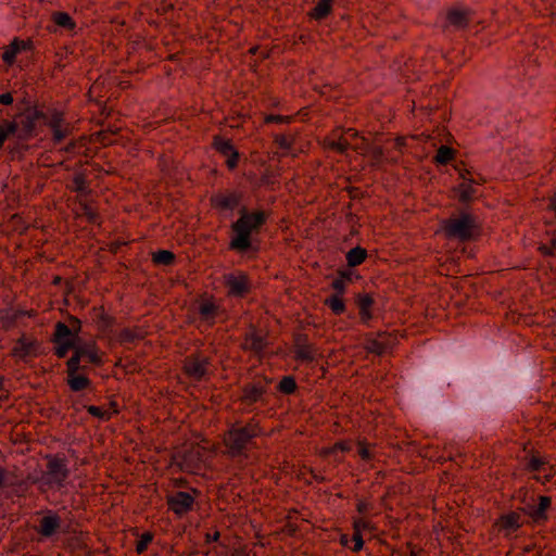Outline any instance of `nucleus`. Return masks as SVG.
Wrapping results in <instances>:
<instances>
[{
    "label": "nucleus",
    "instance_id": "nucleus-17",
    "mask_svg": "<svg viewBox=\"0 0 556 556\" xmlns=\"http://www.w3.org/2000/svg\"><path fill=\"white\" fill-rule=\"evenodd\" d=\"M520 525V516L516 513L503 516L498 521L500 529L505 530L507 534L516 531Z\"/></svg>",
    "mask_w": 556,
    "mask_h": 556
},
{
    "label": "nucleus",
    "instance_id": "nucleus-14",
    "mask_svg": "<svg viewBox=\"0 0 556 556\" xmlns=\"http://www.w3.org/2000/svg\"><path fill=\"white\" fill-rule=\"evenodd\" d=\"M214 146L217 151L227 156V165L230 168H233L237 165L238 153L233 149L232 144L229 140L223 138H216L214 141Z\"/></svg>",
    "mask_w": 556,
    "mask_h": 556
},
{
    "label": "nucleus",
    "instance_id": "nucleus-43",
    "mask_svg": "<svg viewBox=\"0 0 556 556\" xmlns=\"http://www.w3.org/2000/svg\"><path fill=\"white\" fill-rule=\"evenodd\" d=\"M372 509V505L369 502L366 501H359L357 503V510L361 515H367Z\"/></svg>",
    "mask_w": 556,
    "mask_h": 556
},
{
    "label": "nucleus",
    "instance_id": "nucleus-5",
    "mask_svg": "<svg viewBox=\"0 0 556 556\" xmlns=\"http://www.w3.org/2000/svg\"><path fill=\"white\" fill-rule=\"evenodd\" d=\"M470 11L464 7L451 8L446 13V23L448 31H463L469 23Z\"/></svg>",
    "mask_w": 556,
    "mask_h": 556
},
{
    "label": "nucleus",
    "instance_id": "nucleus-11",
    "mask_svg": "<svg viewBox=\"0 0 556 556\" xmlns=\"http://www.w3.org/2000/svg\"><path fill=\"white\" fill-rule=\"evenodd\" d=\"M185 369L188 376L199 380L208 372L210 364L206 357L195 356L186 362Z\"/></svg>",
    "mask_w": 556,
    "mask_h": 556
},
{
    "label": "nucleus",
    "instance_id": "nucleus-24",
    "mask_svg": "<svg viewBox=\"0 0 556 556\" xmlns=\"http://www.w3.org/2000/svg\"><path fill=\"white\" fill-rule=\"evenodd\" d=\"M366 250L359 247L351 249L346 254V261L350 266H357L366 258Z\"/></svg>",
    "mask_w": 556,
    "mask_h": 556
},
{
    "label": "nucleus",
    "instance_id": "nucleus-3",
    "mask_svg": "<svg viewBox=\"0 0 556 556\" xmlns=\"http://www.w3.org/2000/svg\"><path fill=\"white\" fill-rule=\"evenodd\" d=\"M207 455V448L197 444L178 451L175 455V462L182 470L193 472L201 468V465L206 460Z\"/></svg>",
    "mask_w": 556,
    "mask_h": 556
},
{
    "label": "nucleus",
    "instance_id": "nucleus-45",
    "mask_svg": "<svg viewBox=\"0 0 556 556\" xmlns=\"http://www.w3.org/2000/svg\"><path fill=\"white\" fill-rule=\"evenodd\" d=\"M353 542H354V545H353L352 549L354 552H358V551H361L363 548L364 541L362 539V534L361 533L354 532Z\"/></svg>",
    "mask_w": 556,
    "mask_h": 556
},
{
    "label": "nucleus",
    "instance_id": "nucleus-30",
    "mask_svg": "<svg viewBox=\"0 0 556 556\" xmlns=\"http://www.w3.org/2000/svg\"><path fill=\"white\" fill-rule=\"evenodd\" d=\"M296 358L305 362H312L315 358L316 352L312 345H298L295 350Z\"/></svg>",
    "mask_w": 556,
    "mask_h": 556
},
{
    "label": "nucleus",
    "instance_id": "nucleus-6",
    "mask_svg": "<svg viewBox=\"0 0 556 556\" xmlns=\"http://www.w3.org/2000/svg\"><path fill=\"white\" fill-rule=\"evenodd\" d=\"M39 353V343L37 340L23 336L21 337L13 350L12 354L14 357L18 359H26L28 357H35Z\"/></svg>",
    "mask_w": 556,
    "mask_h": 556
},
{
    "label": "nucleus",
    "instance_id": "nucleus-16",
    "mask_svg": "<svg viewBox=\"0 0 556 556\" xmlns=\"http://www.w3.org/2000/svg\"><path fill=\"white\" fill-rule=\"evenodd\" d=\"M551 505V498L547 496H541L538 505H529L527 513L532 517L534 521H541L546 518L545 513Z\"/></svg>",
    "mask_w": 556,
    "mask_h": 556
},
{
    "label": "nucleus",
    "instance_id": "nucleus-56",
    "mask_svg": "<svg viewBox=\"0 0 556 556\" xmlns=\"http://www.w3.org/2000/svg\"><path fill=\"white\" fill-rule=\"evenodd\" d=\"M554 210L556 211V202L554 203Z\"/></svg>",
    "mask_w": 556,
    "mask_h": 556
},
{
    "label": "nucleus",
    "instance_id": "nucleus-50",
    "mask_svg": "<svg viewBox=\"0 0 556 556\" xmlns=\"http://www.w3.org/2000/svg\"><path fill=\"white\" fill-rule=\"evenodd\" d=\"M13 102V97L11 93H2L0 96V103L4 104V105H9Z\"/></svg>",
    "mask_w": 556,
    "mask_h": 556
},
{
    "label": "nucleus",
    "instance_id": "nucleus-23",
    "mask_svg": "<svg viewBox=\"0 0 556 556\" xmlns=\"http://www.w3.org/2000/svg\"><path fill=\"white\" fill-rule=\"evenodd\" d=\"M391 342L387 337H381L380 339L370 340L367 344V349L371 353L383 354L390 348Z\"/></svg>",
    "mask_w": 556,
    "mask_h": 556
},
{
    "label": "nucleus",
    "instance_id": "nucleus-46",
    "mask_svg": "<svg viewBox=\"0 0 556 556\" xmlns=\"http://www.w3.org/2000/svg\"><path fill=\"white\" fill-rule=\"evenodd\" d=\"M73 184H74V188H75L77 191L83 192V191L85 190V179H84V177H81V176H76V177L74 178Z\"/></svg>",
    "mask_w": 556,
    "mask_h": 556
},
{
    "label": "nucleus",
    "instance_id": "nucleus-37",
    "mask_svg": "<svg viewBox=\"0 0 556 556\" xmlns=\"http://www.w3.org/2000/svg\"><path fill=\"white\" fill-rule=\"evenodd\" d=\"M152 539H153V536L151 533H149V532L143 533L137 542V545H136L137 553L138 554L143 553L147 549L148 545L151 543Z\"/></svg>",
    "mask_w": 556,
    "mask_h": 556
},
{
    "label": "nucleus",
    "instance_id": "nucleus-8",
    "mask_svg": "<svg viewBox=\"0 0 556 556\" xmlns=\"http://www.w3.org/2000/svg\"><path fill=\"white\" fill-rule=\"evenodd\" d=\"M46 478L49 483L60 485L67 478V469L64 463L58 458L49 459Z\"/></svg>",
    "mask_w": 556,
    "mask_h": 556
},
{
    "label": "nucleus",
    "instance_id": "nucleus-47",
    "mask_svg": "<svg viewBox=\"0 0 556 556\" xmlns=\"http://www.w3.org/2000/svg\"><path fill=\"white\" fill-rule=\"evenodd\" d=\"M332 287H333L334 290H337L339 292H343V290L345 288V279H344V277H340V278L333 280Z\"/></svg>",
    "mask_w": 556,
    "mask_h": 556
},
{
    "label": "nucleus",
    "instance_id": "nucleus-39",
    "mask_svg": "<svg viewBox=\"0 0 556 556\" xmlns=\"http://www.w3.org/2000/svg\"><path fill=\"white\" fill-rule=\"evenodd\" d=\"M88 412L100 419H109L112 413L109 409H104L99 406H89Z\"/></svg>",
    "mask_w": 556,
    "mask_h": 556
},
{
    "label": "nucleus",
    "instance_id": "nucleus-15",
    "mask_svg": "<svg viewBox=\"0 0 556 556\" xmlns=\"http://www.w3.org/2000/svg\"><path fill=\"white\" fill-rule=\"evenodd\" d=\"M29 46V40L15 38L11 42V45L4 50L2 55L3 61L11 64L14 61L16 54L22 50L28 49Z\"/></svg>",
    "mask_w": 556,
    "mask_h": 556
},
{
    "label": "nucleus",
    "instance_id": "nucleus-18",
    "mask_svg": "<svg viewBox=\"0 0 556 556\" xmlns=\"http://www.w3.org/2000/svg\"><path fill=\"white\" fill-rule=\"evenodd\" d=\"M37 119L36 112H27L21 118L22 128L17 130L20 138H26L34 129Z\"/></svg>",
    "mask_w": 556,
    "mask_h": 556
},
{
    "label": "nucleus",
    "instance_id": "nucleus-12",
    "mask_svg": "<svg viewBox=\"0 0 556 556\" xmlns=\"http://www.w3.org/2000/svg\"><path fill=\"white\" fill-rule=\"evenodd\" d=\"M53 28L48 27L50 31H81L76 22L65 12H54L51 16Z\"/></svg>",
    "mask_w": 556,
    "mask_h": 556
},
{
    "label": "nucleus",
    "instance_id": "nucleus-44",
    "mask_svg": "<svg viewBox=\"0 0 556 556\" xmlns=\"http://www.w3.org/2000/svg\"><path fill=\"white\" fill-rule=\"evenodd\" d=\"M276 142L283 150H289L292 144V140L286 136H279L276 138Z\"/></svg>",
    "mask_w": 556,
    "mask_h": 556
},
{
    "label": "nucleus",
    "instance_id": "nucleus-35",
    "mask_svg": "<svg viewBox=\"0 0 556 556\" xmlns=\"http://www.w3.org/2000/svg\"><path fill=\"white\" fill-rule=\"evenodd\" d=\"M200 314L205 320H210L215 315L217 309L216 305L213 302H203L200 305Z\"/></svg>",
    "mask_w": 556,
    "mask_h": 556
},
{
    "label": "nucleus",
    "instance_id": "nucleus-26",
    "mask_svg": "<svg viewBox=\"0 0 556 556\" xmlns=\"http://www.w3.org/2000/svg\"><path fill=\"white\" fill-rule=\"evenodd\" d=\"M214 203L216 206L222 208H232L238 203V197L233 193L216 195L214 198Z\"/></svg>",
    "mask_w": 556,
    "mask_h": 556
},
{
    "label": "nucleus",
    "instance_id": "nucleus-9",
    "mask_svg": "<svg viewBox=\"0 0 556 556\" xmlns=\"http://www.w3.org/2000/svg\"><path fill=\"white\" fill-rule=\"evenodd\" d=\"M194 497L187 492H177L168 497L169 508L177 515H182L192 508Z\"/></svg>",
    "mask_w": 556,
    "mask_h": 556
},
{
    "label": "nucleus",
    "instance_id": "nucleus-55",
    "mask_svg": "<svg viewBox=\"0 0 556 556\" xmlns=\"http://www.w3.org/2000/svg\"><path fill=\"white\" fill-rule=\"evenodd\" d=\"M341 542H342L343 544H346V542H348L346 538H345V536H343V538L341 539Z\"/></svg>",
    "mask_w": 556,
    "mask_h": 556
},
{
    "label": "nucleus",
    "instance_id": "nucleus-33",
    "mask_svg": "<svg viewBox=\"0 0 556 556\" xmlns=\"http://www.w3.org/2000/svg\"><path fill=\"white\" fill-rule=\"evenodd\" d=\"M357 454L363 460L368 462L375 457V447L367 445L364 442H358Z\"/></svg>",
    "mask_w": 556,
    "mask_h": 556
},
{
    "label": "nucleus",
    "instance_id": "nucleus-52",
    "mask_svg": "<svg viewBox=\"0 0 556 556\" xmlns=\"http://www.w3.org/2000/svg\"><path fill=\"white\" fill-rule=\"evenodd\" d=\"M334 448H339L341 451H348L350 447H349V445L346 443H337L334 445Z\"/></svg>",
    "mask_w": 556,
    "mask_h": 556
},
{
    "label": "nucleus",
    "instance_id": "nucleus-13",
    "mask_svg": "<svg viewBox=\"0 0 556 556\" xmlns=\"http://www.w3.org/2000/svg\"><path fill=\"white\" fill-rule=\"evenodd\" d=\"M75 353L79 356L80 359L86 358L93 364H99L101 362V356L99 355L98 349L92 341L85 342L79 338L75 344Z\"/></svg>",
    "mask_w": 556,
    "mask_h": 556
},
{
    "label": "nucleus",
    "instance_id": "nucleus-20",
    "mask_svg": "<svg viewBox=\"0 0 556 556\" xmlns=\"http://www.w3.org/2000/svg\"><path fill=\"white\" fill-rule=\"evenodd\" d=\"M332 2L333 0H318L309 12V16L315 20L324 18L330 13Z\"/></svg>",
    "mask_w": 556,
    "mask_h": 556
},
{
    "label": "nucleus",
    "instance_id": "nucleus-7",
    "mask_svg": "<svg viewBox=\"0 0 556 556\" xmlns=\"http://www.w3.org/2000/svg\"><path fill=\"white\" fill-rule=\"evenodd\" d=\"M225 283L228 288L229 294L235 296H241L250 289V282L243 273L226 275Z\"/></svg>",
    "mask_w": 556,
    "mask_h": 556
},
{
    "label": "nucleus",
    "instance_id": "nucleus-54",
    "mask_svg": "<svg viewBox=\"0 0 556 556\" xmlns=\"http://www.w3.org/2000/svg\"><path fill=\"white\" fill-rule=\"evenodd\" d=\"M219 536V533L218 532H215L214 535H212V538L208 535L207 536V540H213V541H216Z\"/></svg>",
    "mask_w": 556,
    "mask_h": 556
},
{
    "label": "nucleus",
    "instance_id": "nucleus-21",
    "mask_svg": "<svg viewBox=\"0 0 556 556\" xmlns=\"http://www.w3.org/2000/svg\"><path fill=\"white\" fill-rule=\"evenodd\" d=\"M473 184H476L473 180L464 177V181L457 188V195L460 201L467 202L472 199L476 193Z\"/></svg>",
    "mask_w": 556,
    "mask_h": 556
},
{
    "label": "nucleus",
    "instance_id": "nucleus-53",
    "mask_svg": "<svg viewBox=\"0 0 556 556\" xmlns=\"http://www.w3.org/2000/svg\"><path fill=\"white\" fill-rule=\"evenodd\" d=\"M5 479L4 470L0 468V488L3 485Z\"/></svg>",
    "mask_w": 556,
    "mask_h": 556
},
{
    "label": "nucleus",
    "instance_id": "nucleus-29",
    "mask_svg": "<svg viewBox=\"0 0 556 556\" xmlns=\"http://www.w3.org/2000/svg\"><path fill=\"white\" fill-rule=\"evenodd\" d=\"M245 345L256 352H260L264 349L266 345L264 338L256 332L250 333V336L247 338Z\"/></svg>",
    "mask_w": 556,
    "mask_h": 556
},
{
    "label": "nucleus",
    "instance_id": "nucleus-32",
    "mask_svg": "<svg viewBox=\"0 0 556 556\" xmlns=\"http://www.w3.org/2000/svg\"><path fill=\"white\" fill-rule=\"evenodd\" d=\"M325 304L328 305L331 308V311L337 315L343 313L345 308L342 299L338 295H332L326 299Z\"/></svg>",
    "mask_w": 556,
    "mask_h": 556
},
{
    "label": "nucleus",
    "instance_id": "nucleus-49",
    "mask_svg": "<svg viewBox=\"0 0 556 556\" xmlns=\"http://www.w3.org/2000/svg\"><path fill=\"white\" fill-rule=\"evenodd\" d=\"M289 116H282V115H269L266 117V122H276V123H282L289 121Z\"/></svg>",
    "mask_w": 556,
    "mask_h": 556
},
{
    "label": "nucleus",
    "instance_id": "nucleus-10",
    "mask_svg": "<svg viewBox=\"0 0 556 556\" xmlns=\"http://www.w3.org/2000/svg\"><path fill=\"white\" fill-rule=\"evenodd\" d=\"M48 125L52 130L53 141L55 143L61 142L71 132L70 124L65 123L61 113H53L48 122Z\"/></svg>",
    "mask_w": 556,
    "mask_h": 556
},
{
    "label": "nucleus",
    "instance_id": "nucleus-4",
    "mask_svg": "<svg viewBox=\"0 0 556 556\" xmlns=\"http://www.w3.org/2000/svg\"><path fill=\"white\" fill-rule=\"evenodd\" d=\"M258 434L255 425H248L242 428L231 429L224 441L231 455H237L248 445L250 440Z\"/></svg>",
    "mask_w": 556,
    "mask_h": 556
},
{
    "label": "nucleus",
    "instance_id": "nucleus-34",
    "mask_svg": "<svg viewBox=\"0 0 556 556\" xmlns=\"http://www.w3.org/2000/svg\"><path fill=\"white\" fill-rule=\"evenodd\" d=\"M453 150L447 146H441L435 155V161L440 164H446L453 159Z\"/></svg>",
    "mask_w": 556,
    "mask_h": 556
},
{
    "label": "nucleus",
    "instance_id": "nucleus-27",
    "mask_svg": "<svg viewBox=\"0 0 556 556\" xmlns=\"http://www.w3.org/2000/svg\"><path fill=\"white\" fill-rule=\"evenodd\" d=\"M372 299L369 295H363L358 299L359 315L363 321H368L371 318L370 306Z\"/></svg>",
    "mask_w": 556,
    "mask_h": 556
},
{
    "label": "nucleus",
    "instance_id": "nucleus-38",
    "mask_svg": "<svg viewBox=\"0 0 556 556\" xmlns=\"http://www.w3.org/2000/svg\"><path fill=\"white\" fill-rule=\"evenodd\" d=\"M75 344H76V342H67V341L66 342L65 341L56 342L55 354L59 357H64L70 349L75 350Z\"/></svg>",
    "mask_w": 556,
    "mask_h": 556
},
{
    "label": "nucleus",
    "instance_id": "nucleus-36",
    "mask_svg": "<svg viewBox=\"0 0 556 556\" xmlns=\"http://www.w3.org/2000/svg\"><path fill=\"white\" fill-rule=\"evenodd\" d=\"M174 260V254L167 250H161L153 254V261L156 264L168 265Z\"/></svg>",
    "mask_w": 556,
    "mask_h": 556
},
{
    "label": "nucleus",
    "instance_id": "nucleus-25",
    "mask_svg": "<svg viewBox=\"0 0 556 556\" xmlns=\"http://www.w3.org/2000/svg\"><path fill=\"white\" fill-rule=\"evenodd\" d=\"M67 383L73 391H81L89 387L90 380L81 375L74 374L67 377Z\"/></svg>",
    "mask_w": 556,
    "mask_h": 556
},
{
    "label": "nucleus",
    "instance_id": "nucleus-48",
    "mask_svg": "<svg viewBox=\"0 0 556 556\" xmlns=\"http://www.w3.org/2000/svg\"><path fill=\"white\" fill-rule=\"evenodd\" d=\"M544 465V462L539 458V457H532L530 463H529V467L532 469V470H539L542 466Z\"/></svg>",
    "mask_w": 556,
    "mask_h": 556
},
{
    "label": "nucleus",
    "instance_id": "nucleus-42",
    "mask_svg": "<svg viewBox=\"0 0 556 556\" xmlns=\"http://www.w3.org/2000/svg\"><path fill=\"white\" fill-rule=\"evenodd\" d=\"M79 356L75 353L67 362V377L76 374L79 368Z\"/></svg>",
    "mask_w": 556,
    "mask_h": 556
},
{
    "label": "nucleus",
    "instance_id": "nucleus-2",
    "mask_svg": "<svg viewBox=\"0 0 556 556\" xmlns=\"http://www.w3.org/2000/svg\"><path fill=\"white\" fill-rule=\"evenodd\" d=\"M445 232L451 238L462 241L470 240L478 233V225L476 219L467 214L452 218L444 226Z\"/></svg>",
    "mask_w": 556,
    "mask_h": 556
},
{
    "label": "nucleus",
    "instance_id": "nucleus-28",
    "mask_svg": "<svg viewBox=\"0 0 556 556\" xmlns=\"http://www.w3.org/2000/svg\"><path fill=\"white\" fill-rule=\"evenodd\" d=\"M17 130V123L5 122L2 125H0V147H2V144L8 138L15 135Z\"/></svg>",
    "mask_w": 556,
    "mask_h": 556
},
{
    "label": "nucleus",
    "instance_id": "nucleus-31",
    "mask_svg": "<svg viewBox=\"0 0 556 556\" xmlns=\"http://www.w3.org/2000/svg\"><path fill=\"white\" fill-rule=\"evenodd\" d=\"M262 394H263V387L260 384L249 386L244 390V399L251 403L256 402L262 396Z\"/></svg>",
    "mask_w": 556,
    "mask_h": 556
},
{
    "label": "nucleus",
    "instance_id": "nucleus-22",
    "mask_svg": "<svg viewBox=\"0 0 556 556\" xmlns=\"http://www.w3.org/2000/svg\"><path fill=\"white\" fill-rule=\"evenodd\" d=\"M79 339L78 336H74L72 330L64 324L59 323L55 329V342H76Z\"/></svg>",
    "mask_w": 556,
    "mask_h": 556
},
{
    "label": "nucleus",
    "instance_id": "nucleus-40",
    "mask_svg": "<svg viewBox=\"0 0 556 556\" xmlns=\"http://www.w3.org/2000/svg\"><path fill=\"white\" fill-rule=\"evenodd\" d=\"M371 529L370 521L367 520L365 517H359L354 520V530L357 533H361L365 530Z\"/></svg>",
    "mask_w": 556,
    "mask_h": 556
},
{
    "label": "nucleus",
    "instance_id": "nucleus-19",
    "mask_svg": "<svg viewBox=\"0 0 556 556\" xmlns=\"http://www.w3.org/2000/svg\"><path fill=\"white\" fill-rule=\"evenodd\" d=\"M60 526V520L54 515L45 516L40 521V533L45 536L52 535Z\"/></svg>",
    "mask_w": 556,
    "mask_h": 556
},
{
    "label": "nucleus",
    "instance_id": "nucleus-1",
    "mask_svg": "<svg viewBox=\"0 0 556 556\" xmlns=\"http://www.w3.org/2000/svg\"><path fill=\"white\" fill-rule=\"evenodd\" d=\"M265 216L262 212L245 213L235 223V237L230 242V247L238 251H244L250 248V236L253 231L264 223Z\"/></svg>",
    "mask_w": 556,
    "mask_h": 556
},
{
    "label": "nucleus",
    "instance_id": "nucleus-41",
    "mask_svg": "<svg viewBox=\"0 0 556 556\" xmlns=\"http://www.w3.org/2000/svg\"><path fill=\"white\" fill-rule=\"evenodd\" d=\"M279 388L285 393H292L295 390V381L291 377H285L280 381Z\"/></svg>",
    "mask_w": 556,
    "mask_h": 556
},
{
    "label": "nucleus",
    "instance_id": "nucleus-51",
    "mask_svg": "<svg viewBox=\"0 0 556 556\" xmlns=\"http://www.w3.org/2000/svg\"><path fill=\"white\" fill-rule=\"evenodd\" d=\"M333 147H334L337 150H339V151L343 152V151L346 149V147H348V142H346V140L344 139V140H342V141H338V142L333 143Z\"/></svg>",
    "mask_w": 556,
    "mask_h": 556
}]
</instances>
